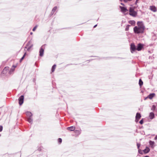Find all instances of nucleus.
<instances>
[{"label": "nucleus", "mask_w": 157, "mask_h": 157, "mask_svg": "<svg viewBox=\"0 0 157 157\" xmlns=\"http://www.w3.org/2000/svg\"><path fill=\"white\" fill-rule=\"evenodd\" d=\"M137 26H136L133 28V31L135 34H142L144 33L145 27L143 22L142 21H138Z\"/></svg>", "instance_id": "f257e3e1"}, {"label": "nucleus", "mask_w": 157, "mask_h": 157, "mask_svg": "<svg viewBox=\"0 0 157 157\" xmlns=\"http://www.w3.org/2000/svg\"><path fill=\"white\" fill-rule=\"evenodd\" d=\"M129 11V14L133 17H136L137 15V13L134 10V9L132 8H130Z\"/></svg>", "instance_id": "f03ea898"}, {"label": "nucleus", "mask_w": 157, "mask_h": 157, "mask_svg": "<svg viewBox=\"0 0 157 157\" xmlns=\"http://www.w3.org/2000/svg\"><path fill=\"white\" fill-rule=\"evenodd\" d=\"M130 50L132 53H133L135 50H136V48L133 43H132L131 44Z\"/></svg>", "instance_id": "7ed1b4c3"}, {"label": "nucleus", "mask_w": 157, "mask_h": 157, "mask_svg": "<svg viewBox=\"0 0 157 157\" xmlns=\"http://www.w3.org/2000/svg\"><path fill=\"white\" fill-rule=\"evenodd\" d=\"M24 99V97L23 95H21L19 98V104L20 105L23 103Z\"/></svg>", "instance_id": "20e7f679"}, {"label": "nucleus", "mask_w": 157, "mask_h": 157, "mask_svg": "<svg viewBox=\"0 0 157 157\" xmlns=\"http://www.w3.org/2000/svg\"><path fill=\"white\" fill-rule=\"evenodd\" d=\"M141 117V116L140 113H137L136 116V119L135 121L136 122H137Z\"/></svg>", "instance_id": "39448f33"}, {"label": "nucleus", "mask_w": 157, "mask_h": 157, "mask_svg": "<svg viewBox=\"0 0 157 157\" xmlns=\"http://www.w3.org/2000/svg\"><path fill=\"white\" fill-rule=\"evenodd\" d=\"M44 46L41 47L39 51L40 56H42L44 55V49L43 48Z\"/></svg>", "instance_id": "423d86ee"}, {"label": "nucleus", "mask_w": 157, "mask_h": 157, "mask_svg": "<svg viewBox=\"0 0 157 157\" xmlns=\"http://www.w3.org/2000/svg\"><path fill=\"white\" fill-rule=\"evenodd\" d=\"M143 47V44H139L137 45L136 50L138 51H140Z\"/></svg>", "instance_id": "0eeeda50"}, {"label": "nucleus", "mask_w": 157, "mask_h": 157, "mask_svg": "<svg viewBox=\"0 0 157 157\" xmlns=\"http://www.w3.org/2000/svg\"><path fill=\"white\" fill-rule=\"evenodd\" d=\"M120 8L121 10V11L123 13H125L128 11L126 8L120 6Z\"/></svg>", "instance_id": "6e6552de"}, {"label": "nucleus", "mask_w": 157, "mask_h": 157, "mask_svg": "<svg viewBox=\"0 0 157 157\" xmlns=\"http://www.w3.org/2000/svg\"><path fill=\"white\" fill-rule=\"evenodd\" d=\"M31 40L29 41L27 44V46H29L27 50H28L30 49L33 46V44H31Z\"/></svg>", "instance_id": "1a4fd4ad"}, {"label": "nucleus", "mask_w": 157, "mask_h": 157, "mask_svg": "<svg viewBox=\"0 0 157 157\" xmlns=\"http://www.w3.org/2000/svg\"><path fill=\"white\" fill-rule=\"evenodd\" d=\"M25 113L27 116V118L32 117L33 116L32 113L30 112L27 111Z\"/></svg>", "instance_id": "9d476101"}, {"label": "nucleus", "mask_w": 157, "mask_h": 157, "mask_svg": "<svg viewBox=\"0 0 157 157\" xmlns=\"http://www.w3.org/2000/svg\"><path fill=\"white\" fill-rule=\"evenodd\" d=\"M75 127L74 126H72L67 128V129L70 131H73L75 130Z\"/></svg>", "instance_id": "9b49d317"}, {"label": "nucleus", "mask_w": 157, "mask_h": 157, "mask_svg": "<svg viewBox=\"0 0 157 157\" xmlns=\"http://www.w3.org/2000/svg\"><path fill=\"white\" fill-rule=\"evenodd\" d=\"M9 70L8 67H5L3 69L2 71V73L3 74H5L6 73V72Z\"/></svg>", "instance_id": "f8f14e48"}, {"label": "nucleus", "mask_w": 157, "mask_h": 157, "mask_svg": "<svg viewBox=\"0 0 157 157\" xmlns=\"http://www.w3.org/2000/svg\"><path fill=\"white\" fill-rule=\"evenodd\" d=\"M155 117V115L154 113L152 112L150 113L149 117L151 119H153Z\"/></svg>", "instance_id": "ddd939ff"}, {"label": "nucleus", "mask_w": 157, "mask_h": 157, "mask_svg": "<svg viewBox=\"0 0 157 157\" xmlns=\"http://www.w3.org/2000/svg\"><path fill=\"white\" fill-rule=\"evenodd\" d=\"M150 10L153 11L154 12H155L156 11V8L155 6H151L150 7Z\"/></svg>", "instance_id": "4468645a"}, {"label": "nucleus", "mask_w": 157, "mask_h": 157, "mask_svg": "<svg viewBox=\"0 0 157 157\" xmlns=\"http://www.w3.org/2000/svg\"><path fill=\"white\" fill-rule=\"evenodd\" d=\"M155 95V93H151L148 96V98L150 99H151Z\"/></svg>", "instance_id": "2eb2a0df"}, {"label": "nucleus", "mask_w": 157, "mask_h": 157, "mask_svg": "<svg viewBox=\"0 0 157 157\" xmlns=\"http://www.w3.org/2000/svg\"><path fill=\"white\" fill-rule=\"evenodd\" d=\"M27 118V121H28L31 124H32L33 122V119L32 118V117H29Z\"/></svg>", "instance_id": "dca6fc26"}, {"label": "nucleus", "mask_w": 157, "mask_h": 157, "mask_svg": "<svg viewBox=\"0 0 157 157\" xmlns=\"http://www.w3.org/2000/svg\"><path fill=\"white\" fill-rule=\"evenodd\" d=\"M150 149L149 148L146 147V148L143 150L144 153H147L150 151Z\"/></svg>", "instance_id": "f3484780"}, {"label": "nucleus", "mask_w": 157, "mask_h": 157, "mask_svg": "<svg viewBox=\"0 0 157 157\" xmlns=\"http://www.w3.org/2000/svg\"><path fill=\"white\" fill-rule=\"evenodd\" d=\"M149 144L151 145V148H153L154 147V144H155V142L154 141H150Z\"/></svg>", "instance_id": "a211bd4d"}, {"label": "nucleus", "mask_w": 157, "mask_h": 157, "mask_svg": "<svg viewBox=\"0 0 157 157\" xmlns=\"http://www.w3.org/2000/svg\"><path fill=\"white\" fill-rule=\"evenodd\" d=\"M57 9V6H55L53 8V9H52V11L51 12V14L52 15H53L54 14V13L56 11V10Z\"/></svg>", "instance_id": "6ab92c4d"}, {"label": "nucleus", "mask_w": 157, "mask_h": 157, "mask_svg": "<svg viewBox=\"0 0 157 157\" xmlns=\"http://www.w3.org/2000/svg\"><path fill=\"white\" fill-rule=\"evenodd\" d=\"M128 23L132 25H134L135 24V21L133 20L129 21Z\"/></svg>", "instance_id": "aec40b11"}, {"label": "nucleus", "mask_w": 157, "mask_h": 157, "mask_svg": "<svg viewBox=\"0 0 157 157\" xmlns=\"http://www.w3.org/2000/svg\"><path fill=\"white\" fill-rule=\"evenodd\" d=\"M56 64H54V65L52 66V72H53L55 70V69L56 68Z\"/></svg>", "instance_id": "412c9836"}, {"label": "nucleus", "mask_w": 157, "mask_h": 157, "mask_svg": "<svg viewBox=\"0 0 157 157\" xmlns=\"http://www.w3.org/2000/svg\"><path fill=\"white\" fill-rule=\"evenodd\" d=\"M130 26L131 25H127L125 29V31H128L129 30V28Z\"/></svg>", "instance_id": "4be33fe9"}, {"label": "nucleus", "mask_w": 157, "mask_h": 157, "mask_svg": "<svg viewBox=\"0 0 157 157\" xmlns=\"http://www.w3.org/2000/svg\"><path fill=\"white\" fill-rule=\"evenodd\" d=\"M139 84L140 86H141L143 84V82L141 79L139 80Z\"/></svg>", "instance_id": "5701e85b"}, {"label": "nucleus", "mask_w": 157, "mask_h": 157, "mask_svg": "<svg viewBox=\"0 0 157 157\" xmlns=\"http://www.w3.org/2000/svg\"><path fill=\"white\" fill-rule=\"evenodd\" d=\"M26 54V52H25L24 54V55L20 59V61L21 62L22 60L24 59L25 55Z\"/></svg>", "instance_id": "b1692460"}, {"label": "nucleus", "mask_w": 157, "mask_h": 157, "mask_svg": "<svg viewBox=\"0 0 157 157\" xmlns=\"http://www.w3.org/2000/svg\"><path fill=\"white\" fill-rule=\"evenodd\" d=\"M14 70V68H12L11 69L10 71L9 72V73L10 74H11V72H13Z\"/></svg>", "instance_id": "393cba45"}, {"label": "nucleus", "mask_w": 157, "mask_h": 157, "mask_svg": "<svg viewBox=\"0 0 157 157\" xmlns=\"http://www.w3.org/2000/svg\"><path fill=\"white\" fill-rule=\"evenodd\" d=\"M75 133L77 134H80V132L79 131L76 130L75 131Z\"/></svg>", "instance_id": "a878e982"}, {"label": "nucleus", "mask_w": 157, "mask_h": 157, "mask_svg": "<svg viewBox=\"0 0 157 157\" xmlns=\"http://www.w3.org/2000/svg\"><path fill=\"white\" fill-rule=\"evenodd\" d=\"M37 25H36L35 26L33 29V31H34L36 29V28H37Z\"/></svg>", "instance_id": "bb28decb"}, {"label": "nucleus", "mask_w": 157, "mask_h": 157, "mask_svg": "<svg viewBox=\"0 0 157 157\" xmlns=\"http://www.w3.org/2000/svg\"><path fill=\"white\" fill-rule=\"evenodd\" d=\"M143 119H142L140 121L139 123H140L141 124H142L143 123Z\"/></svg>", "instance_id": "cd10ccee"}, {"label": "nucleus", "mask_w": 157, "mask_h": 157, "mask_svg": "<svg viewBox=\"0 0 157 157\" xmlns=\"http://www.w3.org/2000/svg\"><path fill=\"white\" fill-rule=\"evenodd\" d=\"M140 144H139V143H137V148L138 149V150L140 149H139V147L140 146Z\"/></svg>", "instance_id": "c85d7f7f"}, {"label": "nucleus", "mask_w": 157, "mask_h": 157, "mask_svg": "<svg viewBox=\"0 0 157 157\" xmlns=\"http://www.w3.org/2000/svg\"><path fill=\"white\" fill-rule=\"evenodd\" d=\"M58 141L59 143H61L62 141V140L61 138H59L58 139Z\"/></svg>", "instance_id": "c756f323"}, {"label": "nucleus", "mask_w": 157, "mask_h": 157, "mask_svg": "<svg viewBox=\"0 0 157 157\" xmlns=\"http://www.w3.org/2000/svg\"><path fill=\"white\" fill-rule=\"evenodd\" d=\"M138 152L140 154H143V152H142V151L141 150H140V149L138 150Z\"/></svg>", "instance_id": "7c9ffc66"}, {"label": "nucleus", "mask_w": 157, "mask_h": 157, "mask_svg": "<svg viewBox=\"0 0 157 157\" xmlns=\"http://www.w3.org/2000/svg\"><path fill=\"white\" fill-rule=\"evenodd\" d=\"M155 106L154 105H153L152 106L151 109L153 110L155 109Z\"/></svg>", "instance_id": "2f4dec72"}, {"label": "nucleus", "mask_w": 157, "mask_h": 157, "mask_svg": "<svg viewBox=\"0 0 157 157\" xmlns=\"http://www.w3.org/2000/svg\"><path fill=\"white\" fill-rule=\"evenodd\" d=\"M2 129H3L2 126L1 125H0V132H1L2 131Z\"/></svg>", "instance_id": "473e14b6"}, {"label": "nucleus", "mask_w": 157, "mask_h": 157, "mask_svg": "<svg viewBox=\"0 0 157 157\" xmlns=\"http://www.w3.org/2000/svg\"><path fill=\"white\" fill-rule=\"evenodd\" d=\"M155 140H157V135L155 137Z\"/></svg>", "instance_id": "72a5a7b5"}, {"label": "nucleus", "mask_w": 157, "mask_h": 157, "mask_svg": "<svg viewBox=\"0 0 157 157\" xmlns=\"http://www.w3.org/2000/svg\"><path fill=\"white\" fill-rule=\"evenodd\" d=\"M138 0H136V2H135V4H136L138 2Z\"/></svg>", "instance_id": "f704fd0d"}, {"label": "nucleus", "mask_w": 157, "mask_h": 157, "mask_svg": "<svg viewBox=\"0 0 157 157\" xmlns=\"http://www.w3.org/2000/svg\"><path fill=\"white\" fill-rule=\"evenodd\" d=\"M97 25H95L94 26V28H95Z\"/></svg>", "instance_id": "c9c22d12"}, {"label": "nucleus", "mask_w": 157, "mask_h": 157, "mask_svg": "<svg viewBox=\"0 0 157 157\" xmlns=\"http://www.w3.org/2000/svg\"><path fill=\"white\" fill-rule=\"evenodd\" d=\"M121 4L122 5V6H124V5L123 3H121Z\"/></svg>", "instance_id": "e433bc0d"}, {"label": "nucleus", "mask_w": 157, "mask_h": 157, "mask_svg": "<svg viewBox=\"0 0 157 157\" xmlns=\"http://www.w3.org/2000/svg\"><path fill=\"white\" fill-rule=\"evenodd\" d=\"M144 157H149V156H148L147 155V156H145Z\"/></svg>", "instance_id": "4c0bfd02"}, {"label": "nucleus", "mask_w": 157, "mask_h": 157, "mask_svg": "<svg viewBox=\"0 0 157 157\" xmlns=\"http://www.w3.org/2000/svg\"><path fill=\"white\" fill-rule=\"evenodd\" d=\"M33 34V33L32 32L30 33V34L32 35Z\"/></svg>", "instance_id": "58836bf2"}, {"label": "nucleus", "mask_w": 157, "mask_h": 157, "mask_svg": "<svg viewBox=\"0 0 157 157\" xmlns=\"http://www.w3.org/2000/svg\"><path fill=\"white\" fill-rule=\"evenodd\" d=\"M122 0H120V1H122Z\"/></svg>", "instance_id": "ea45409f"}, {"label": "nucleus", "mask_w": 157, "mask_h": 157, "mask_svg": "<svg viewBox=\"0 0 157 157\" xmlns=\"http://www.w3.org/2000/svg\"><path fill=\"white\" fill-rule=\"evenodd\" d=\"M1 136V135L0 134V136Z\"/></svg>", "instance_id": "a19ab883"}]
</instances>
